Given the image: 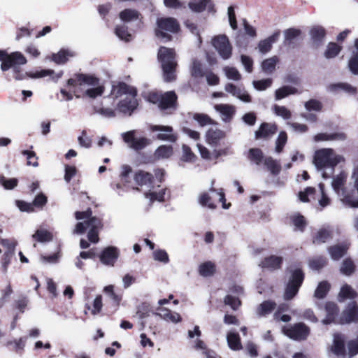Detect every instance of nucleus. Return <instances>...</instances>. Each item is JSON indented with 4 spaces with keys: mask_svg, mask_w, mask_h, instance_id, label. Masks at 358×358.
<instances>
[{
    "mask_svg": "<svg viewBox=\"0 0 358 358\" xmlns=\"http://www.w3.org/2000/svg\"><path fill=\"white\" fill-rule=\"evenodd\" d=\"M0 62H1V69L6 71L10 69H13V78L15 80H21L26 77L31 78H43L53 73L52 70H41L36 73H24L20 70V66L27 63V59L20 52H14L8 54L4 50H0Z\"/></svg>",
    "mask_w": 358,
    "mask_h": 358,
    "instance_id": "obj_1",
    "label": "nucleus"
},
{
    "mask_svg": "<svg viewBox=\"0 0 358 358\" xmlns=\"http://www.w3.org/2000/svg\"><path fill=\"white\" fill-rule=\"evenodd\" d=\"M75 217L76 220L82 221L76 224L73 234H82L89 229L88 240L94 243H98L99 240V231L102 227L101 220L92 216V212L90 208L85 211H76Z\"/></svg>",
    "mask_w": 358,
    "mask_h": 358,
    "instance_id": "obj_2",
    "label": "nucleus"
},
{
    "mask_svg": "<svg viewBox=\"0 0 358 358\" xmlns=\"http://www.w3.org/2000/svg\"><path fill=\"white\" fill-rule=\"evenodd\" d=\"M343 161V157L337 155L331 148L317 150L313 159L316 169L321 172L324 179L330 178L334 173L335 166Z\"/></svg>",
    "mask_w": 358,
    "mask_h": 358,
    "instance_id": "obj_3",
    "label": "nucleus"
},
{
    "mask_svg": "<svg viewBox=\"0 0 358 358\" xmlns=\"http://www.w3.org/2000/svg\"><path fill=\"white\" fill-rule=\"evenodd\" d=\"M69 86L89 87L85 95L91 99L101 96L104 92V87L99 83V79L92 75L76 73L67 81Z\"/></svg>",
    "mask_w": 358,
    "mask_h": 358,
    "instance_id": "obj_4",
    "label": "nucleus"
},
{
    "mask_svg": "<svg viewBox=\"0 0 358 358\" xmlns=\"http://www.w3.org/2000/svg\"><path fill=\"white\" fill-rule=\"evenodd\" d=\"M157 59L161 63L164 79L166 82H171L176 78V69L177 62L173 49L161 46L157 53Z\"/></svg>",
    "mask_w": 358,
    "mask_h": 358,
    "instance_id": "obj_5",
    "label": "nucleus"
},
{
    "mask_svg": "<svg viewBox=\"0 0 358 358\" xmlns=\"http://www.w3.org/2000/svg\"><path fill=\"white\" fill-rule=\"evenodd\" d=\"M213 185L214 180H212L211 186L209 188L208 192H203L199 194L197 198L199 204L202 207H206L211 210L215 209L217 207L215 199L212 196V194H215L218 198V201L222 203V208L224 209H228L231 204L226 203L225 195L223 189H216L214 188Z\"/></svg>",
    "mask_w": 358,
    "mask_h": 358,
    "instance_id": "obj_6",
    "label": "nucleus"
},
{
    "mask_svg": "<svg viewBox=\"0 0 358 358\" xmlns=\"http://www.w3.org/2000/svg\"><path fill=\"white\" fill-rule=\"evenodd\" d=\"M348 175L344 171L333 178L331 186L335 193L340 198V200L345 205L358 208V199H355L352 195L348 194L345 188Z\"/></svg>",
    "mask_w": 358,
    "mask_h": 358,
    "instance_id": "obj_7",
    "label": "nucleus"
},
{
    "mask_svg": "<svg viewBox=\"0 0 358 358\" xmlns=\"http://www.w3.org/2000/svg\"><path fill=\"white\" fill-rule=\"evenodd\" d=\"M156 23L157 28L155 29V35L164 42L169 41L172 38L171 36L165 31L176 33L180 29L178 21L171 17L157 18Z\"/></svg>",
    "mask_w": 358,
    "mask_h": 358,
    "instance_id": "obj_8",
    "label": "nucleus"
},
{
    "mask_svg": "<svg viewBox=\"0 0 358 358\" xmlns=\"http://www.w3.org/2000/svg\"><path fill=\"white\" fill-rule=\"evenodd\" d=\"M290 273L291 276L284 294L286 300L292 299L297 294L304 278L303 273L300 268L290 269Z\"/></svg>",
    "mask_w": 358,
    "mask_h": 358,
    "instance_id": "obj_9",
    "label": "nucleus"
},
{
    "mask_svg": "<svg viewBox=\"0 0 358 358\" xmlns=\"http://www.w3.org/2000/svg\"><path fill=\"white\" fill-rule=\"evenodd\" d=\"M212 45L221 58L226 60L232 55V45L224 34L217 35L212 38Z\"/></svg>",
    "mask_w": 358,
    "mask_h": 358,
    "instance_id": "obj_10",
    "label": "nucleus"
},
{
    "mask_svg": "<svg viewBox=\"0 0 358 358\" xmlns=\"http://www.w3.org/2000/svg\"><path fill=\"white\" fill-rule=\"evenodd\" d=\"M135 134V130H131L122 134L123 141L130 148L134 150H140L150 144V139L145 137L136 138Z\"/></svg>",
    "mask_w": 358,
    "mask_h": 358,
    "instance_id": "obj_11",
    "label": "nucleus"
},
{
    "mask_svg": "<svg viewBox=\"0 0 358 358\" xmlns=\"http://www.w3.org/2000/svg\"><path fill=\"white\" fill-rule=\"evenodd\" d=\"M150 129L152 132H158L157 138L160 141L175 143L178 140V135L174 133L172 127L165 125H151Z\"/></svg>",
    "mask_w": 358,
    "mask_h": 358,
    "instance_id": "obj_12",
    "label": "nucleus"
},
{
    "mask_svg": "<svg viewBox=\"0 0 358 358\" xmlns=\"http://www.w3.org/2000/svg\"><path fill=\"white\" fill-rule=\"evenodd\" d=\"M285 334L296 341L306 339L310 334V329L305 324L299 322L284 330Z\"/></svg>",
    "mask_w": 358,
    "mask_h": 358,
    "instance_id": "obj_13",
    "label": "nucleus"
},
{
    "mask_svg": "<svg viewBox=\"0 0 358 358\" xmlns=\"http://www.w3.org/2000/svg\"><path fill=\"white\" fill-rule=\"evenodd\" d=\"M136 95L131 94L121 100L117 104V110L123 114L131 115L138 105Z\"/></svg>",
    "mask_w": 358,
    "mask_h": 358,
    "instance_id": "obj_14",
    "label": "nucleus"
},
{
    "mask_svg": "<svg viewBox=\"0 0 358 358\" xmlns=\"http://www.w3.org/2000/svg\"><path fill=\"white\" fill-rule=\"evenodd\" d=\"M120 255L117 248L109 246L106 248L100 255V261L108 266H113Z\"/></svg>",
    "mask_w": 358,
    "mask_h": 358,
    "instance_id": "obj_15",
    "label": "nucleus"
},
{
    "mask_svg": "<svg viewBox=\"0 0 358 358\" xmlns=\"http://www.w3.org/2000/svg\"><path fill=\"white\" fill-rule=\"evenodd\" d=\"M224 90L227 92L243 102L249 103L251 101V96L244 88L237 87L232 83H228L225 85Z\"/></svg>",
    "mask_w": 358,
    "mask_h": 358,
    "instance_id": "obj_16",
    "label": "nucleus"
},
{
    "mask_svg": "<svg viewBox=\"0 0 358 358\" xmlns=\"http://www.w3.org/2000/svg\"><path fill=\"white\" fill-rule=\"evenodd\" d=\"M110 94L114 98H118L122 95L129 96L131 94H137V92L133 87H130L124 83H119L117 85H113Z\"/></svg>",
    "mask_w": 358,
    "mask_h": 358,
    "instance_id": "obj_17",
    "label": "nucleus"
},
{
    "mask_svg": "<svg viewBox=\"0 0 358 358\" xmlns=\"http://www.w3.org/2000/svg\"><path fill=\"white\" fill-rule=\"evenodd\" d=\"M341 320L342 323L358 322V306L355 302L348 304L347 308L343 312Z\"/></svg>",
    "mask_w": 358,
    "mask_h": 358,
    "instance_id": "obj_18",
    "label": "nucleus"
},
{
    "mask_svg": "<svg viewBox=\"0 0 358 358\" xmlns=\"http://www.w3.org/2000/svg\"><path fill=\"white\" fill-rule=\"evenodd\" d=\"M177 96L173 91H170L162 94L159 108L161 110L175 109L176 107Z\"/></svg>",
    "mask_w": 358,
    "mask_h": 358,
    "instance_id": "obj_19",
    "label": "nucleus"
},
{
    "mask_svg": "<svg viewBox=\"0 0 358 358\" xmlns=\"http://www.w3.org/2000/svg\"><path fill=\"white\" fill-rule=\"evenodd\" d=\"M189 7L194 12H202L207 10L208 12L214 13V4L210 0H192L189 3Z\"/></svg>",
    "mask_w": 358,
    "mask_h": 358,
    "instance_id": "obj_20",
    "label": "nucleus"
},
{
    "mask_svg": "<svg viewBox=\"0 0 358 358\" xmlns=\"http://www.w3.org/2000/svg\"><path fill=\"white\" fill-rule=\"evenodd\" d=\"M216 111H217L224 122H229L236 111V108L232 105L229 104H217L215 106Z\"/></svg>",
    "mask_w": 358,
    "mask_h": 358,
    "instance_id": "obj_21",
    "label": "nucleus"
},
{
    "mask_svg": "<svg viewBox=\"0 0 358 358\" xmlns=\"http://www.w3.org/2000/svg\"><path fill=\"white\" fill-rule=\"evenodd\" d=\"M278 130L275 124L262 123L259 129L255 131V138H267L274 134Z\"/></svg>",
    "mask_w": 358,
    "mask_h": 358,
    "instance_id": "obj_22",
    "label": "nucleus"
},
{
    "mask_svg": "<svg viewBox=\"0 0 358 358\" xmlns=\"http://www.w3.org/2000/svg\"><path fill=\"white\" fill-rule=\"evenodd\" d=\"M76 55V53L72 50L61 49L57 53L52 54V59L57 64H64L69 58Z\"/></svg>",
    "mask_w": 358,
    "mask_h": 358,
    "instance_id": "obj_23",
    "label": "nucleus"
},
{
    "mask_svg": "<svg viewBox=\"0 0 358 358\" xmlns=\"http://www.w3.org/2000/svg\"><path fill=\"white\" fill-rule=\"evenodd\" d=\"M332 351L338 356L345 355V338L343 335L341 334H335L334 335Z\"/></svg>",
    "mask_w": 358,
    "mask_h": 358,
    "instance_id": "obj_24",
    "label": "nucleus"
},
{
    "mask_svg": "<svg viewBox=\"0 0 358 358\" xmlns=\"http://www.w3.org/2000/svg\"><path fill=\"white\" fill-rule=\"evenodd\" d=\"M280 36V31H276L267 38L259 41L258 48L261 53L265 54L269 52L272 48V45L275 43Z\"/></svg>",
    "mask_w": 358,
    "mask_h": 358,
    "instance_id": "obj_25",
    "label": "nucleus"
},
{
    "mask_svg": "<svg viewBox=\"0 0 358 358\" xmlns=\"http://www.w3.org/2000/svg\"><path fill=\"white\" fill-rule=\"evenodd\" d=\"M206 141L208 144L213 146L217 145L220 141L225 137V133L218 129H210L206 133Z\"/></svg>",
    "mask_w": 358,
    "mask_h": 358,
    "instance_id": "obj_26",
    "label": "nucleus"
},
{
    "mask_svg": "<svg viewBox=\"0 0 358 358\" xmlns=\"http://www.w3.org/2000/svg\"><path fill=\"white\" fill-rule=\"evenodd\" d=\"M276 307V303L271 300L263 301L256 308V315L259 317H266L270 314Z\"/></svg>",
    "mask_w": 358,
    "mask_h": 358,
    "instance_id": "obj_27",
    "label": "nucleus"
},
{
    "mask_svg": "<svg viewBox=\"0 0 358 358\" xmlns=\"http://www.w3.org/2000/svg\"><path fill=\"white\" fill-rule=\"evenodd\" d=\"M301 31L297 29L290 28L284 31V44L289 48H294V43L301 35Z\"/></svg>",
    "mask_w": 358,
    "mask_h": 358,
    "instance_id": "obj_28",
    "label": "nucleus"
},
{
    "mask_svg": "<svg viewBox=\"0 0 358 358\" xmlns=\"http://www.w3.org/2000/svg\"><path fill=\"white\" fill-rule=\"evenodd\" d=\"M152 316L153 317H159L165 321L173 323H178L181 321V317L178 313L169 309H162L161 313H152Z\"/></svg>",
    "mask_w": 358,
    "mask_h": 358,
    "instance_id": "obj_29",
    "label": "nucleus"
},
{
    "mask_svg": "<svg viewBox=\"0 0 358 358\" xmlns=\"http://www.w3.org/2000/svg\"><path fill=\"white\" fill-rule=\"evenodd\" d=\"M326 31L324 27L321 26H314L310 31V35L313 44L316 46L320 45L324 37Z\"/></svg>",
    "mask_w": 358,
    "mask_h": 358,
    "instance_id": "obj_30",
    "label": "nucleus"
},
{
    "mask_svg": "<svg viewBox=\"0 0 358 358\" xmlns=\"http://www.w3.org/2000/svg\"><path fill=\"white\" fill-rule=\"evenodd\" d=\"M349 244L347 242L342 243L329 248V252L334 260L341 258L347 252Z\"/></svg>",
    "mask_w": 358,
    "mask_h": 358,
    "instance_id": "obj_31",
    "label": "nucleus"
},
{
    "mask_svg": "<svg viewBox=\"0 0 358 358\" xmlns=\"http://www.w3.org/2000/svg\"><path fill=\"white\" fill-rule=\"evenodd\" d=\"M319 197L318 190L314 187H308L299 193V198L302 202L317 201Z\"/></svg>",
    "mask_w": 358,
    "mask_h": 358,
    "instance_id": "obj_32",
    "label": "nucleus"
},
{
    "mask_svg": "<svg viewBox=\"0 0 358 358\" xmlns=\"http://www.w3.org/2000/svg\"><path fill=\"white\" fill-rule=\"evenodd\" d=\"M329 90L332 92H336L339 90H342L351 95H355L357 92V90L355 87L346 83H339L330 85L329 86Z\"/></svg>",
    "mask_w": 358,
    "mask_h": 358,
    "instance_id": "obj_33",
    "label": "nucleus"
},
{
    "mask_svg": "<svg viewBox=\"0 0 358 358\" xmlns=\"http://www.w3.org/2000/svg\"><path fill=\"white\" fill-rule=\"evenodd\" d=\"M327 317L322 320L324 324H329L335 322V317L338 313L337 306L333 302H328L325 305Z\"/></svg>",
    "mask_w": 358,
    "mask_h": 358,
    "instance_id": "obj_34",
    "label": "nucleus"
},
{
    "mask_svg": "<svg viewBox=\"0 0 358 358\" xmlns=\"http://www.w3.org/2000/svg\"><path fill=\"white\" fill-rule=\"evenodd\" d=\"M282 262V257L271 255L265 258L264 260L259 264V266L262 268H267L268 269H276L280 268Z\"/></svg>",
    "mask_w": 358,
    "mask_h": 358,
    "instance_id": "obj_35",
    "label": "nucleus"
},
{
    "mask_svg": "<svg viewBox=\"0 0 358 358\" xmlns=\"http://www.w3.org/2000/svg\"><path fill=\"white\" fill-rule=\"evenodd\" d=\"M140 15L141 14L138 10L131 8L124 9L119 14L120 20L126 23L137 20Z\"/></svg>",
    "mask_w": 358,
    "mask_h": 358,
    "instance_id": "obj_36",
    "label": "nucleus"
},
{
    "mask_svg": "<svg viewBox=\"0 0 358 358\" xmlns=\"http://www.w3.org/2000/svg\"><path fill=\"white\" fill-rule=\"evenodd\" d=\"M152 175L144 171H138L134 176L135 182L141 186L150 185L152 182Z\"/></svg>",
    "mask_w": 358,
    "mask_h": 358,
    "instance_id": "obj_37",
    "label": "nucleus"
},
{
    "mask_svg": "<svg viewBox=\"0 0 358 358\" xmlns=\"http://www.w3.org/2000/svg\"><path fill=\"white\" fill-rule=\"evenodd\" d=\"M298 93V90L290 85H284L282 87L276 90L275 92V100H280L284 99L289 95L295 94Z\"/></svg>",
    "mask_w": 358,
    "mask_h": 358,
    "instance_id": "obj_38",
    "label": "nucleus"
},
{
    "mask_svg": "<svg viewBox=\"0 0 358 358\" xmlns=\"http://www.w3.org/2000/svg\"><path fill=\"white\" fill-rule=\"evenodd\" d=\"M345 138V135L343 133H320L314 136V140L317 142L322 141H343Z\"/></svg>",
    "mask_w": 358,
    "mask_h": 358,
    "instance_id": "obj_39",
    "label": "nucleus"
},
{
    "mask_svg": "<svg viewBox=\"0 0 358 358\" xmlns=\"http://www.w3.org/2000/svg\"><path fill=\"white\" fill-rule=\"evenodd\" d=\"M348 66L350 71L355 75H358V38L355 41V50L349 60Z\"/></svg>",
    "mask_w": 358,
    "mask_h": 358,
    "instance_id": "obj_40",
    "label": "nucleus"
},
{
    "mask_svg": "<svg viewBox=\"0 0 358 358\" xmlns=\"http://www.w3.org/2000/svg\"><path fill=\"white\" fill-rule=\"evenodd\" d=\"M173 149L171 145H162L157 148L155 152V157L157 159H167L173 155Z\"/></svg>",
    "mask_w": 358,
    "mask_h": 358,
    "instance_id": "obj_41",
    "label": "nucleus"
},
{
    "mask_svg": "<svg viewBox=\"0 0 358 358\" xmlns=\"http://www.w3.org/2000/svg\"><path fill=\"white\" fill-rule=\"evenodd\" d=\"M227 341L229 347L233 350H238L241 349L240 337L238 333L230 331L227 335Z\"/></svg>",
    "mask_w": 358,
    "mask_h": 358,
    "instance_id": "obj_42",
    "label": "nucleus"
},
{
    "mask_svg": "<svg viewBox=\"0 0 358 358\" xmlns=\"http://www.w3.org/2000/svg\"><path fill=\"white\" fill-rule=\"evenodd\" d=\"M318 195L319 197L317 201L320 207V210H322L324 208L329 206L331 203V199L325 193L324 185L322 183L319 184Z\"/></svg>",
    "mask_w": 358,
    "mask_h": 358,
    "instance_id": "obj_43",
    "label": "nucleus"
},
{
    "mask_svg": "<svg viewBox=\"0 0 358 358\" xmlns=\"http://www.w3.org/2000/svg\"><path fill=\"white\" fill-rule=\"evenodd\" d=\"M248 158L257 165H259L264 159L262 151L259 148H250L248 151Z\"/></svg>",
    "mask_w": 358,
    "mask_h": 358,
    "instance_id": "obj_44",
    "label": "nucleus"
},
{
    "mask_svg": "<svg viewBox=\"0 0 358 358\" xmlns=\"http://www.w3.org/2000/svg\"><path fill=\"white\" fill-rule=\"evenodd\" d=\"M165 192L166 189H160L158 191L150 190L148 192L145 194V196L152 203L155 201L162 202L164 201Z\"/></svg>",
    "mask_w": 358,
    "mask_h": 358,
    "instance_id": "obj_45",
    "label": "nucleus"
},
{
    "mask_svg": "<svg viewBox=\"0 0 358 358\" xmlns=\"http://www.w3.org/2000/svg\"><path fill=\"white\" fill-rule=\"evenodd\" d=\"M264 165L267 167L268 170L271 171V173L276 176L280 173L281 170L280 164L272 157H266L264 160Z\"/></svg>",
    "mask_w": 358,
    "mask_h": 358,
    "instance_id": "obj_46",
    "label": "nucleus"
},
{
    "mask_svg": "<svg viewBox=\"0 0 358 358\" xmlns=\"http://www.w3.org/2000/svg\"><path fill=\"white\" fill-rule=\"evenodd\" d=\"M278 59L276 56L264 60L262 63V71L266 73H272L275 69Z\"/></svg>",
    "mask_w": 358,
    "mask_h": 358,
    "instance_id": "obj_47",
    "label": "nucleus"
},
{
    "mask_svg": "<svg viewBox=\"0 0 358 358\" xmlns=\"http://www.w3.org/2000/svg\"><path fill=\"white\" fill-rule=\"evenodd\" d=\"M199 271L201 275L208 277L215 273V264L211 262H206L199 266Z\"/></svg>",
    "mask_w": 358,
    "mask_h": 358,
    "instance_id": "obj_48",
    "label": "nucleus"
},
{
    "mask_svg": "<svg viewBox=\"0 0 358 358\" xmlns=\"http://www.w3.org/2000/svg\"><path fill=\"white\" fill-rule=\"evenodd\" d=\"M33 238L38 242H48L52 241V234L45 229H38L35 234L32 236Z\"/></svg>",
    "mask_w": 358,
    "mask_h": 358,
    "instance_id": "obj_49",
    "label": "nucleus"
},
{
    "mask_svg": "<svg viewBox=\"0 0 358 358\" xmlns=\"http://www.w3.org/2000/svg\"><path fill=\"white\" fill-rule=\"evenodd\" d=\"M115 32L116 36L122 41H129L131 38V35L128 32V28L124 24L117 26Z\"/></svg>",
    "mask_w": 358,
    "mask_h": 358,
    "instance_id": "obj_50",
    "label": "nucleus"
},
{
    "mask_svg": "<svg viewBox=\"0 0 358 358\" xmlns=\"http://www.w3.org/2000/svg\"><path fill=\"white\" fill-rule=\"evenodd\" d=\"M355 295L356 293L353 289L350 286L345 285L341 289L338 299L343 301L345 299H353L355 297Z\"/></svg>",
    "mask_w": 358,
    "mask_h": 358,
    "instance_id": "obj_51",
    "label": "nucleus"
},
{
    "mask_svg": "<svg viewBox=\"0 0 358 358\" xmlns=\"http://www.w3.org/2000/svg\"><path fill=\"white\" fill-rule=\"evenodd\" d=\"M193 119L196 121L201 127H205L214 124V121L206 114L195 113Z\"/></svg>",
    "mask_w": 358,
    "mask_h": 358,
    "instance_id": "obj_52",
    "label": "nucleus"
},
{
    "mask_svg": "<svg viewBox=\"0 0 358 358\" xmlns=\"http://www.w3.org/2000/svg\"><path fill=\"white\" fill-rule=\"evenodd\" d=\"M291 220L295 227V230L300 231H303L306 225V222L303 216L299 214H295L291 217Z\"/></svg>",
    "mask_w": 358,
    "mask_h": 358,
    "instance_id": "obj_53",
    "label": "nucleus"
},
{
    "mask_svg": "<svg viewBox=\"0 0 358 358\" xmlns=\"http://www.w3.org/2000/svg\"><path fill=\"white\" fill-rule=\"evenodd\" d=\"M182 155L180 160L185 162H193L196 159V155L192 152L191 148L187 145L182 146Z\"/></svg>",
    "mask_w": 358,
    "mask_h": 358,
    "instance_id": "obj_54",
    "label": "nucleus"
},
{
    "mask_svg": "<svg viewBox=\"0 0 358 358\" xmlns=\"http://www.w3.org/2000/svg\"><path fill=\"white\" fill-rule=\"evenodd\" d=\"M341 51V47L336 43H329L324 52V56L327 59L335 57Z\"/></svg>",
    "mask_w": 358,
    "mask_h": 358,
    "instance_id": "obj_55",
    "label": "nucleus"
},
{
    "mask_svg": "<svg viewBox=\"0 0 358 358\" xmlns=\"http://www.w3.org/2000/svg\"><path fill=\"white\" fill-rule=\"evenodd\" d=\"M287 141V135L285 131H280L275 141V150L277 153H280Z\"/></svg>",
    "mask_w": 358,
    "mask_h": 358,
    "instance_id": "obj_56",
    "label": "nucleus"
},
{
    "mask_svg": "<svg viewBox=\"0 0 358 358\" xmlns=\"http://www.w3.org/2000/svg\"><path fill=\"white\" fill-rule=\"evenodd\" d=\"M1 245L6 249L5 252H9L10 255H15L17 241L13 238H4L0 241Z\"/></svg>",
    "mask_w": 358,
    "mask_h": 358,
    "instance_id": "obj_57",
    "label": "nucleus"
},
{
    "mask_svg": "<svg viewBox=\"0 0 358 358\" xmlns=\"http://www.w3.org/2000/svg\"><path fill=\"white\" fill-rule=\"evenodd\" d=\"M329 287L330 285L327 282H320L315 292V296L317 299H323L329 291Z\"/></svg>",
    "mask_w": 358,
    "mask_h": 358,
    "instance_id": "obj_58",
    "label": "nucleus"
},
{
    "mask_svg": "<svg viewBox=\"0 0 358 358\" xmlns=\"http://www.w3.org/2000/svg\"><path fill=\"white\" fill-rule=\"evenodd\" d=\"M273 112L276 115L281 117L284 120H289L292 116L291 111L285 106L275 105L273 106Z\"/></svg>",
    "mask_w": 358,
    "mask_h": 358,
    "instance_id": "obj_59",
    "label": "nucleus"
},
{
    "mask_svg": "<svg viewBox=\"0 0 358 358\" xmlns=\"http://www.w3.org/2000/svg\"><path fill=\"white\" fill-rule=\"evenodd\" d=\"M273 80L271 78H266L260 80H254L252 82L253 87L259 91H263L270 87Z\"/></svg>",
    "mask_w": 358,
    "mask_h": 358,
    "instance_id": "obj_60",
    "label": "nucleus"
},
{
    "mask_svg": "<svg viewBox=\"0 0 358 358\" xmlns=\"http://www.w3.org/2000/svg\"><path fill=\"white\" fill-rule=\"evenodd\" d=\"M355 271V264L350 259H345L342 264L341 267V271L342 273L350 275Z\"/></svg>",
    "mask_w": 358,
    "mask_h": 358,
    "instance_id": "obj_61",
    "label": "nucleus"
},
{
    "mask_svg": "<svg viewBox=\"0 0 358 358\" xmlns=\"http://www.w3.org/2000/svg\"><path fill=\"white\" fill-rule=\"evenodd\" d=\"M331 236L330 231L326 229H321L313 239L315 243H325Z\"/></svg>",
    "mask_w": 358,
    "mask_h": 358,
    "instance_id": "obj_62",
    "label": "nucleus"
},
{
    "mask_svg": "<svg viewBox=\"0 0 358 358\" xmlns=\"http://www.w3.org/2000/svg\"><path fill=\"white\" fill-rule=\"evenodd\" d=\"M326 263L327 260L325 258L319 257L310 260L309 262V266L312 270L318 271L324 267Z\"/></svg>",
    "mask_w": 358,
    "mask_h": 358,
    "instance_id": "obj_63",
    "label": "nucleus"
},
{
    "mask_svg": "<svg viewBox=\"0 0 358 358\" xmlns=\"http://www.w3.org/2000/svg\"><path fill=\"white\" fill-rule=\"evenodd\" d=\"M349 358L358 354V336L348 343Z\"/></svg>",
    "mask_w": 358,
    "mask_h": 358,
    "instance_id": "obj_64",
    "label": "nucleus"
}]
</instances>
